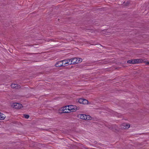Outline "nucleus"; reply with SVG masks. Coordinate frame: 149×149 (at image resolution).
Returning a JSON list of instances; mask_svg holds the SVG:
<instances>
[{
  "instance_id": "nucleus-1",
  "label": "nucleus",
  "mask_w": 149,
  "mask_h": 149,
  "mask_svg": "<svg viewBox=\"0 0 149 149\" xmlns=\"http://www.w3.org/2000/svg\"><path fill=\"white\" fill-rule=\"evenodd\" d=\"M70 61L72 64H74L79 63L82 61L81 58H75L70 59Z\"/></svg>"
},
{
  "instance_id": "nucleus-2",
  "label": "nucleus",
  "mask_w": 149,
  "mask_h": 149,
  "mask_svg": "<svg viewBox=\"0 0 149 149\" xmlns=\"http://www.w3.org/2000/svg\"><path fill=\"white\" fill-rule=\"evenodd\" d=\"M78 117L82 119L88 120H91V118L89 115L85 114H80L78 115Z\"/></svg>"
},
{
  "instance_id": "nucleus-3",
  "label": "nucleus",
  "mask_w": 149,
  "mask_h": 149,
  "mask_svg": "<svg viewBox=\"0 0 149 149\" xmlns=\"http://www.w3.org/2000/svg\"><path fill=\"white\" fill-rule=\"evenodd\" d=\"M11 106L14 108L17 109H20L23 107L22 105L18 103H13Z\"/></svg>"
},
{
  "instance_id": "nucleus-4",
  "label": "nucleus",
  "mask_w": 149,
  "mask_h": 149,
  "mask_svg": "<svg viewBox=\"0 0 149 149\" xmlns=\"http://www.w3.org/2000/svg\"><path fill=\"white\" fill-rule=\"evenodd\" d=\"M63 63V66H67L69 65H71V62L70 61V59L64 60L62 61Z\"/></svg>"
},
{
  "instance_id": "nucleus-5",
  "label": "nucleus",
  "mask_w": 149,
  "mask_h": 149,
  "mask_svg": "<svg viewBox=\"0 0 149 149\" xmlns=\"http://www.w3.org/2000/svg\"><path fill=\"white\" fill-rule=\"evenodd\" d=\"M66 108H68L70 112L75 111L76 106L73 105H69L65 106Z\"/></svg>"
},
{
  "instance_id": "nucleus-6",
  "label": "nucleus",
  "mask_w": 149,
  "mask_h": 149,
  "mask_svg": "<svg viewBox=\"0 0 149 149\" xmlns=\"http://www.w3.org/2000/svg\"><path fill=\"white\" fill-rule=\"evenodd\" d=\"M143 60L140 59H138L133 60V64L143 62Z\"/></svg>"
},
{
  "instance_id": "nucleus-7",
  "label": "nucleus",
  "mask_w": 149,
  "mask_h": 149,
  "mask_svg": "<svg viewBox=\"0 0 149 149\" xmlns=\"http://www.w3.org/2000/svg\"><path fill=\"white\" fill-rule=\"evenodd\" d=\"M62 113H68L70 112V111H69L68 108H66L65 106L62 108Z\"/></svg>"
},
{
  "instance_id": "nucleus-8",
  "label": "nucleus",
  "mask_w": 149,
  "mask_h": 149,
  "mask_svg": "<svg viewBox=\"0 0 149 149\" xmlns=\"http://www.w3.org/2000/svg\"><path fill=\"white\" fill-rule=\"evenodd\" d=\"M130 126L126 123H123L121 126V128L123 129H128L130 127Z\"/></svg>"
},
{
  "instance_id": "nucleus-9",
  "label": "nucleus",
  "mask_w": 149,
  "mask_h": 149,
  "mask_svg": "<svg viewBox=\"0 0 149 149\" xmlns=\"http://www.w3.org/2000/svg\"><path fill=\"white\" fill-rule=\"evenodd\" d=\"M55 66L56 67H61L63 66V63L62 61L57 62L55 64Z\"/></svg>"
},
{
  "instance_id": "nucleus-10",
  "label": "nucleus",
  "mask_w": 149,
  "mask_h": 149,
  "mask_svg": "<svg viewBox=\"0 0 149 149\" xmlns=\"http://www.w3.org/2000/svg\"><path fill=\"white\" fill-rule=\"evenodd\" d=\"M11 87L13 88L18 89L20 88V86L17 84H13L11 85Z\"/></svg>"
},
{
  "instance_id": "nucleus-11",
  "label": "nucleus",
  "mask_w": 149,
  "mask_h": 149,
  "mask_svg": "<svg viewBox=\"0 0 149 149\" xmlns=\"http://www.w3.org/2000/svg\"><path fill=\"white\" fill-rule=\"evenodd\" d=\"M6 117V116L4 114L0 113V120H3Z\"/></svg>"
},
{
  "instance_id": "nucleus-12",
  "label": "nucleus",
  "mask_w": 149,
  "mask_h": 149,
  "mask_svg": "<svg viewBox=\"0 0 149 149\" xmlns=\"http://www.w3.org/2000/svg\"><path fill=\"white\" fill-rule=\"evenodd\" d=\"M83 102V103H82V104H86L88 103V101L87 100L84 99Z\"/></svg>"
},
{
  "instance_id": "nucleus-13",
  "label": "nucleus",
  "mask_w": 149,
  "mask_h": 149,
  "mask_svg": "<svg viewBox=\"0 0 149 149\" xmlns=\"http://www.w3.org/2000/svg\"><path fill=\"white\" fill-rule=\"evenodd\" d=\"M83 100H84V99L82 98H80L79 100V102L80 104H82L83 103Z\"/></svg>"
},
{
  "instance_id": "nucleus-14",
  "label": "nucleus",
  "mask_w": 149,
  "mask_h": 149,
  "mask_svg": "<svg viewBox=\"0 0 149 149\" xmlns=\"http://www.w3.org/2000/svg\"><path fill=\"white\" fill-rule=\"evenodd\" d=\"M127 63H129L133 64V60H130L127 61Z\"/></svg>"
},
{
  "instance_id": "nucleus-15",
  "label": "nucleus",
  "mask_w": 149,
  "mask_h": 149,
  "mask_svg": "<svg viewBox=\"0 0 149 149\" xmlns=\"http://www.w3.org/2000/svg\"><path fill=\"white\" fill-rule=\"evenodd\" d=\"M24 117L26 118H28L29 117V116L28 115H25Z\"/></svg>"
},
{
  "instance_id": "nucleus-16",
  "label": "nucleus",
  "mask_w": 149,
  "mask_h": 149,
  "mask_svg": "<svg viewBox=\"0 0 149 149\" xmlns=\"http://www.w3.org/2000/svg\"><path fill=\"white\" fill-rule=\"evenodd\" d=\"M146 63L147 64H149V61L146 62Z\"/></svg>"
},
{
  "instance_id": "nucleus-17",
  "label": "nucleus",
  "mask_w": 149,
  "mask_h": 149,
  "mask_svg": "<svg viewBox=\"0 0 149 149\" xmlns=\"http://www.w3.org/2000/svg\"><path fill=\"white\" fill-rule=\"evenodd\" d=\"M107 30H104L103 31H104V32H106V31H107Z\"/></svg>"
},
{
  "instance_id": "nucleus-18",
  "label": "nucleus",
  "mask_w": 149,
  "mask_h": 149,
  "mask_svg": "<svg viewBox=\"0 0 149 149\" xmlns=\"http://www.w3.org/2000/svg\"><path fill=\"white\" fill-rule=\"evenodd\" d=\"M104 33V34H105L106 35H107V34H106V33Z\"/></svg>"
}]
</instances>
